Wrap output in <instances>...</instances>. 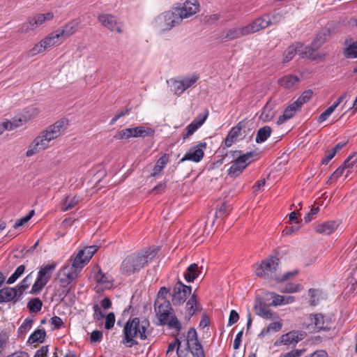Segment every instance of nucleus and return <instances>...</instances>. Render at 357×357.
<instances>
[{
	"instance_id": "45",
	"label": "nucleus",
	"mask_w": 357,
	"mask_h": 357,
	"mask_svg": "<svg viewBox=\"0 0 357 357\" xmlns=\"http://www.w3.org/2000/svg\"><path fill=\"white\" fill-rule=\"evenodd\" d=\"M231 208L227 202H222L221 206L215 211V218H221L227 215L231 211Z\"/></svg>"
},
{
	"instance_id": "26",
	"label": "nucleus",
	"mask_w": 357,
	"mask_h": 357,
	"mask_svg": "<svg viewBox=\"0 0 357 357\" xmlns=\"http://www.w3.org/2000/svg\"><path fill=\"white\" fill-rule=\"evenodd\" d=\"M84 251H79L77 255L73 258L71 257L70 261H72L70 268L73 271H76L77 273H79L83 267L87 264L83 257Z\"/></svg>"
},
{
	"instance_id": "49",
	"label": "nucleus",
	"mask_w": 357,
	"mask_h": 357,
	"mask_svg": "<svg viewBox=\"0 0 357 357\" xmlns=\"http://www.w3.org/2000/svg\"><path fill=\"white\" fill-rule=\"evenodd\" d=\"M95 280L98 283L105 284L106 287H108V284H111L108 276L104 274L100 269L96 273Z\"/></svg>"
},
{
	"instance_id": "34",
	"label": "nucleus",
	"mask_w": 357,
	"mask_h": 357,
	"mask_svg": "<svg viewBox=\"0 0 357 357\" xmlns=\"http://www.w3.org/2000/svg\"><path fill=\"white\" fill-rule=\"evenodd\" d=\"M33 278V271L29 273L16 287L19 296H21L25 290H26Z\"/></svg>"
},
{
	"instance_id": "3",
	"label": "nucleus",
	"mask_w": 357,
	"mask_h": 357,
	"mask_svg": "<svg viewBox=\"0 0 357 357\" xmlns=\"http://www.w3.org/2000/svg\"><path fill=\"white\" fill-rule=\"evenodd\" d=\"M67 126L68 120L62 119L49 126L30 144L26 152V156L31 157L40 151L46 149L49 146L50 142L60 136L61 132L66 129Z\"/></svg>"
},
{
	"instance_id": "1",
	"label": "nucleus",
	"mask_w": 357,
	"mask_h": 357,
	"mask_svg": "<svg viewBox=\"0 0 357 357\" xmlns=\"http://www.w3.org/2000/svg\"><path fill=\"white\" fill-rule=\"evenodd\" d=\"M191 295L192 287L184 284L179 278L172 289L165 286L161 287L154 302V310L160 325H167L169 328L180 331L182 325L175 315L172 305H182Z\"/></svg>"
},
{
	"instance_id": "27",
	"label": "nucleus",
	"mask_w": 357,
	"mask_h": 357,
	"mask_svg": "<svg viewBox=\"0 0 357 357\" xmlns=\"http://www.w3.org/2000/svg\"><path fill=\"white\" fill-rule=\"evenodd\" d=\"M62 40H63L61 39L59 33L57 32V31H55L51 33L45 38L42 40L41 43L45 49L46 50L48 47L60 44L62 42Z\"/></svg>"
},
{
	"instance_id": "32",
	"label": "nucleus",
	"mask_w": 357,
	"mask_h": 357,
	"mask_svg": "<svg viewBox=\"0 0 357 357\" xmlns=\"http://www.w3.org/2000/svg\"><path fill=\"white\" fill-rule=\"evenodd\" d=\"M275 114V112L273 110V106L269 102H267L262 108L259 119L263 122H268L273 119Z\"/></svg>"
},
{
	"instance_id": "46",
	"label": "nucleus",
	"mask_w": 357,
	"mask_h": 357,
	"mask_svg": "<svg viewBox=\"0 0 357 357\" xmlns=\"http://www.w3.org/2000/svg\"><path fill=\"white\" fill-rule=\"evenodd\" d=\"M342 165L344 169H352L354 166L357 165V153H353L349 155Z\"/></svg>"
},
{
	"instance_id": "55",
	"label": "nucleus",
	"mask_w": 357,
	"mask_h": 357,
	"mask_svg": "<svg viewBox=\"0 0 357 357\" xmlns=\"http://www.w3.org/2000/svg\"><path fill=\"white\" fill-rule=\"evenodd\" d=\"M77 204L78 200L75 197H73L68 201V197H67L66 198V200L63 204L61 209L63 211H67L68 210L73 208Z\"/></svg>"
},
{
	"instance_id": "64",
	"label": "nucleus",
	"mask_w": 357,
	"mask_h": 357,
	"mask_svg": "<svg viewBox=\"0 0 357 357\" xmlns=\"http://www.w3.org/2000/svg\"><path fill=\"white\" fill-rule=\"evenodd\" d=\"M12 123L13 126V128H16L22 126L24 123L27 122L26 117H24V114L18 116H15L12 119Z\"/></svg>"
},
{
	"instance_id": "51",
	"label": "nucleus",
	"mask_w": 357,
	"mask_h": 357,
	"mask_svg": "<svg viewBox=\"0 0 357 357\" xmlns=\"http://www.w3.org/2000/svg\"><path fill=\"white\" fill-rule=\"evenodd\" d=\"M187 342L186 344L188 345H191L194 342H199L198 340V335L196 330L194 328H190L187 333L186 337Z\"/></svg>"
},
{
	"instance_id": "21",
	"label": "nucleus",
	"mask_w": 357,
	"mask_h": 357,
	"mask_svg": "<svg viewBox=\"0 0 357 357\" xmlns=\"http://www.w3.org/2000/svg\"><path fill=\"white\" fill-rule=\"evenodd\" d=\"M208 117V112L202 116H199L198 118L194 119L189 125L187 126L185 130L186 133L183 136V139H185L192 135L203 123Z\"/></svg>"
},
{
	"instance_id": "11",
	"label": "nucleus",
	"mask_w": 357,
	"mask_h": 357,
	"mask_svg": "<svg viewBox=\"0 0 357 357\" xmlns=\"http://www.w3.org/2000/svg\"><path fill=\"white\" fill-rule=\"evenodd\" d=\"M54 17V13L52 12H48L47 13H38L28 18L26 23L23 24L22 26V32H28L31 30H34L39 26L43 24L47 21H50Z\"/></svg>"
},
{
	"instance_id": "53",
	"label": "nucleus",
	"mask_w": 357,
	"mask_h": 357,
	"mask_svg": "<svg viewBox=\"0 0 357 357\" xmlns=\"http://www.w3.org/2000/svg\"><path fill=\"white\" fill-rule=\"evenodd\" d=\"M326 40V36L325 33L319 32L317 33L316 38L312 42V46L315 48H319Z\"/></svg>"
},
{
	"instance_id": "5",
	"label": "nucleus",
	"mask_w": 357,
	"mask_h": 357,
	"mask_svg": "<svg viewBox=\"0 0 357 357\" xmlns=\"http://www.w3.org/2000/svg\"><path fill=\"white\" fill-rule=\"evenodd\" d=\"M146 264V260L140 253L128 255L121 264V273L130 275L138 272Z\"/></svg>"
},
{
	"instance_id": "62",
	"label": "nucleus",
	"mask_w": 357,
	"mask_h": 357,
	"mask_svg": "<svg viewBox=\"0 0 357 357\" xmlns=\"http://www.w3.org/2000/svg\"><path fill=\"white\" fill-rule=\"evenodd\" d=\"M335 109L331 105L328 107L324 112H322L318 117V122L321 123L326 121L328 116L334 112Z\"/></svg>"
},
{
	"instance_id": "35",
	"label": "nucleus",
	"mask_w": 357,
	"mask_h": 357,
	"mask_svg": "<svg viewBox=\"0 0 357 357\" xmlns=\"http://www.w3.org/2000/svg\"><path fill=\"white\" fill-rule=\"evenodd\" d=\"M171 82V91L176 96H181L185 89H183V82L181 77L172 78Z\"/></svg>"
},
{
	"instance_id": "8",
	"label": "nucleus",
	"mask_w": 357,
	"mask_h": 357,
	"mask_svg": "<svg viewBox=\"0 0 357 357\" xmlns=\"http://www.w3.org/2000/svg\"><path fill=\"white\" fill-rule=\"evenodd\" d=\"M154 135V130L149 127L137 126L119 130L114 138L116 139H128L131 137H151Z\"/></svg>"
},
{
	"instance_id": "57",
	"label": "nucleus",
	"mask_w": 357,
	"mask_h": 357,
	"mask_svg": "<svg viewBox=\"0 0 357 357\" xmlns=\"http://www.w3.org/2000/svg\"><path fill=\"white\" fill-rule=\"evenodd\" d=\"M299 109L298 107H296V105H294V102L287 107L283 112V114L288 116V119H290L292 118L295 114L296 112Z\"/></svg>"
},
{
	"instance_id": "31",
	"label": "nucleus",
	"mask_w": 357,
	"mask_h": 357,
	"mask_svg": "<svg viewBox=\"0 0 357 357\" xmlns=\"http://www.w3.org/2000/svg\"><path fill=\"white\" fill-rule=\"evenodd\" d=\"M46 337V332L43 328H38L33 331L29 336L27 343L31 344L33 343H43Z\"/></svg>"
},
{
	"instance_id": "59",
	"label": "nucleus",
	"mask_w": 357,
	"mask_h": 357,
	"mask_svg": "<svg viewBox=\"0 0 357 357\" xmlns=\"http://www.w3.org/2000/svg\"><path fill=\"white\" fill-rule=\"evenodd\" d=\"M115 324V315L113 312H109L105 317V328L107 330L113 328Z\"/></svg>"
},
{
	"instance_id": "54",
	"label": "nucleus",
	"mask_w": 357,
	"mask_h": 357,
	"mask_svg": "<svg viewBox=\"0 0 357 357\" xmlns=\"http://www.w3.org/2000/svg\"><path fill=\"white\" fill-rule=\"evenodd\" d=\"M39 110L36 107H30L25 109L24 116L26 117V121H29L38 116Z\"/></svg>"
},
{
	"instance_id": "18",
	"label": "nucleus",
	"mask_w": 357,
	"mask_h": 357,
	"mask_svg": "<svg viewBox=\"0 0 357 357\" xmlns=\"http://www.w3.org/2000/svg\"><path fill=\"white\" fill-rule=\"evenodd\" d=\"M269 26H271V22L269 20H266V17L263 15L255 19L248 25L244 26V31H246L247 35H248L259 31L260 30L264 29Z\"/></svg>"
},
{
	"instance_id": "40",
	"label": "nucleus",
	"mask_w": 357,
	"mask_h": 357,
	"mask_svg": "<svg viewBox=\"0 0 357 357\" xmlns=\"http://www.w3.org/2000/svg\"><path fill=\"white\" fill-rule=\"evenodd\" d=\"M313 94V92L312 90H306L300 96L299 98L295 101L294 105H296V107H298L299 108L301 107V106L309 101L310 98H312Z\"/></svg>"
},
{
	"instance_id": "12",
	"label": "nucleus",
	"mask_w": 357,
	"mask_h": 357,
	"mask_svg": "<svg viewBox=\"0 0 357 357\" xmlns=\"http://www.w3.org/2000/svg\"><path fill=\"white\" fill-rule=\"evenodd\" d=\"M309 319L317 331H328L332 328V320L321 313L310 314Z\"/></svg>"
},
{
	"instance_id": "2",
	"label": "nucleus",
	"mask_w": 357,
	"mask_h": 357,
	"mask_svg": "<svg viewBox=\"0 0 357 357\" xmlns=\"http://www.w3.org/2000/svg\"><path fill=\"white\" fill-rule=\"evenodd\" d=\"M149 326L150 322L146 318L130 317L123 326L121 343L130 348L138 344L135 338L146 340L151 334Z\"/></svg>"
},
{
	"instance_id": "38",
	"label": "nucleus",
	"mask_w": 357,
	"mask_h": 357,
	"mask_svg": "<svg viewBox=\"0 0 357 357\" xmlns=\"http://www.w3.org/2000/svg\"><path fill=\"white\" fill-rule=\"evenodd\" d=\"M43 302L39 298L31 299L27 303V307L32 313H37L41 310Z\"/></svg>"
},
{
	"instance_id": "25",
	"label": "nucleus",
	"mask_w": 357,
	"mask_h": 357,
	"mask_svg": "<svg viewBox=\"0 0 357 357\" xmlns=\"http://www.w3.org/2000/svg\"><path fill=\"white\" fill-rule=\"evenodd\" d=\"M19 296L16 288L5 287L0 290V303L13 301Z\"/></svg>"
},
{
	"instance_id": "28",
	"label": "nucleus",
	"mask_w": 357,
	"mask_h": 357,
	"mask_svg": "<svg viewBox=\"0 0 357 357\" xmlns=\"http://www.w3.org/2000/svg\"><path fill=\"white\" fill-rule=\"evenodd\" d=\"M201 271L199 270L198 265L195 263L190 264L185 271L183 275L187 282H192L198 278Z\"/></svg>"
},
{
	"instance_id": "58",
	"label": "nucleus",
	"mask_w": 357,
	"mask_h": 357,
	"mask_svg": "<svg viewBox=\"0 0 357 357\" xmlns=\"http://www.w3.org/2000/svg\"><path fill=\"white\" fill-rule=\"evenodd\" d=\"M44 50H45V49L40 41L27 52V56L31 57L43 52Z\"/></svg>"
},
{
	"instance_id": "61",
	"label": "nucleus",
	"mask_w": 357,
	"mask_h": 357,
	"mask_svg": "<svg viewBox=\"0 0 357 357\" xmlns=\"http://www.w3.org/2000/svg\"><path fill=\"white\" fill-rule=\"evenodd\" d=\"M297 273H298L297 271H289V272H287L284 274H283L281 277L275 276V280L278 283H280V282H284L285 280H287L289 278L295 276Z\"/></svg>"
},
{
	"instance_id": "41",
	"label": "nucleus",
	"mask_w": 357,
	"mask_h": 357,
	"mask_svg": "<svg viewBox=\"0 0 357 357\" xmlns=\"http://www.w3.org/2000/svg\"><path fill=\"white\" fill-rule=\"evenodd\" d=\"M264 294L265 296H270L271 298L273 299L272 302L269 303V305L278 306L284 305V296L271 291H267Z\"/></svg>"
},
{
	"instance_id": "33",
	"label": "nucleus",
	"mask_w": 357,
	"mask_h": 357,
	"mask_svg": "<svg viewBox=\"0 0 357 357\" xmlns=\"http://www.w3.org/2000/svg\"><path fill=\"white\" fill-rule=\"evenodd\" d=\"M272 129L268 126H265L262 128H260L257 132L255 138V142L257 144H261L264 142L271 135Z\"/></svg>"
},
{
	"instance_id": "60",
	"label": "nucleus",
	"mask_w": 357,
	"mask_h": 357,
	"mask_svg": "<svg viewBox=\"0 0 357 357\" xmlns=\"http://www.w3.org/2000/svg\"><path fill=\"white\" fill-rule=\"evenodd\" d=\"M159 250L158 248H153V249H149L147 251L145 252L144 254H141V256H143L146 260V264L151 261L157 255L158 252Z\"/></svg>"
},
{
	"instance_id": "24",
	"label": "nucleus",
	"mask_w": 357,
	"mask_h": 357,
	"mask_svg": "<svg viewBox=\"0 0 357 357\" xmlns=\"http://www.w3.org/2000/svg\"><path fill=\"white\" fill-rule=\"evenodd\" d=\"M79 24V22L77 20H72L67 23L62 29L56 30L59 33L62 40H64L67 37L73 35L77 30V28Z\"/></svg>"
},
{
	"instance_id": "50",
	"label": "nucleus",
	"mask_w": 357,
	"mask_h": 357,
	"mask_svg": "<svg viewBox=\"0 0 357 357\" xmlns=\"http://www.w3.org/2000/svg\"><path fill=\"white\" fill-rule=\"evenodd\" d=\"M266 20L271 22V25L280 22L283 19V14L280 12H274L271 15L266 14Z\"/></svg>"
},
{
	"instance_id": "16",
	"label": "nucleus",
	"mask_w": 357,
	"mask_h": 357,
	"mask_svg": "<svg viewBox=\"0 0 357 357\" xmlns=\"http://www.w3.org/2000/svg\"><path fill=\"white\" fill-rule=\"evenodd\" d=\"M98 21L105 28L112 31L121 33L122 30L116 17L111 14H100L98 17Z\"/></svg>"
},
{
	"instance_id": "13",
	"label": "nucleus",
	"mask_w": 357,
	"mask_h": 357,
	"mask_svg": "<svg viewBox=\"0 0 357 357\" xmlns=\"http://www.w3.org/2000/svg\"><path fill=\"white\" fill-rule=\"evenodd\" d=\"M206 148V142H199L196 146L192 147L189 152L184 155V156L180 160L179 163L185 160H190L195 162H200L204 155L203 149Z\"/></svg>"
},
{
	"instance_id": "20",
	"label": "nucleus",
	"mask_w": 357,
	"mask_h": 357,
	"mask_svg": "<svg viewBox=\"0 0 357 357\" xmlns=\"http://www.w3.org/2000/svg\"><path fill=\"white\" fill-rule=\"evenodd\" d=\"M300 82V79L298 76L288 74L280 78L278 81V84L287 90H295Z\"/></svg>"
},
{
	"instance_id": "39",
	"label": "nucleus",
	"mask_w": 357,
	"mask_h": 357,
	"mask_svg": "<svg viewBox=\"0 0 357 357\" xmlns=\"http://www.w3.org/2000/svg\"><path fill=\"white\" fill-rule=\"evenodd\" d=\"M190 351L193 357H205V353L200 342H194L190 345Z\"/></svg>"
},
{
	"instance_id": "23",
	"label": "nucleus",
	"mask_w": 357,
	"mask_h": 357,
	"mask_svg": "<svg viewBox=\"0 0 357 357\" xmlns=\"http://www.w3.org/2000/svg\"><path fill=\"white\" fill-rule=\"evenodd\" d=\"M338 225H339L336 221H326L322 224L317 225L315 231L319 234L330 235L337 229Z\"/></svg>"
},
{
	"instance_id": "6",
	"label": "nucleus",
	"mask_w": 357,
	"mask_h": 357,
	"mask_svg": "<svg viewBox=\"0 0 357 357\" xmlns=\"http://www.w3.org/2000/svg\"><path fill=\"white\" fill-rule=\"evenodd\" d=\"M279 259L271 257L261 261V263L255 270L257 277L264 279L273 278L275 280V271L278 266Z\"/></svg>"
},
{
	"instance_id": "52",
	"label": "nucleus",
	"mask_w": 357,
	"mask_h": 357,
	"mask_svg": "<svg viewBox=\"0 0 357 357\" xmlns=\"http://www.w3.org/2000/svg\"><path fill=\"white\" fill-rule=\"evenodd\" d=\"M301 289V286L298 284H294L291 282H288L286 285L281 289L282 293H296L299 291Z\"/></svg>"
},
{
	"instance_id": "48",
	"label": "nucleus",
	"mask_w": 357,
	"mask_h": 357,
	"mask_svg": "<svg viewBox=\"0 0 357 357\" xmlns=\"http://www.w3.org/2000/svg\"><path fill=\"white\" fill-rule=\"evenodd\" d=\"M308 295L310 297V303L312 306H315L319 303L321 291L318 289H310Z\"/></svg>"
},
{
	"instance_id": "22",
	"label": "nucleus",
	"mask_w": 357,
	"mask_h": 357,
	"mask_svg": "<svg viewBox=\"0 0 357 357\" xmlns=\"http://www.w3.org/2000/svg\"><path fill=\"white\" fill-rule=\"evenodd\" d=\"M303 43L301 42H296L292 45H289L283 54V63H287L290 61L296 54L300 55L301 51L300 48H302Z\"/></svg>"
},
{
	"instance_id": "10",
	"label": "nucleus",
	"mask_w": 357,
	"mask_h": 357,
	"mask_svg": "<svg viewBox=\"0 0 357 357\" xmlns=\"http://www.w3.org/2000/svg\"><path fill=\"white\" fill-rule=\"evenodd\" d=\"M255 155H257V153L255 151H250L240 155L231 165L228 170V175L232 178H236L240 175L251 162L252 160V158Z\"/></svg>"
},
{
	"instance_id": "30",
	"label": "nucleus",
	"mask_w": 357,
	"mask_h": 357,
	"mask_svg": "<svg viewBox=\"0 0 357 357\" xmlns=\"http://www.w3.org/2000/svg\"><path fill=\"white\" fill-rule=\"evenodd\" d=\"M245 27L242 28H233L229 29L225 36H223V39L227 40H233L237 38H239L243 36H246L247 33L244 31Z\"/></svg>"
},
{
	"instance_id": "17",
	"label": "nucleus",
	"mask_w": 357,
	"mask_h": 357,
	"mask_svg": "<svg viewBox=\"0 0 357 357\" xmlns=\"http://www.w3.org/2000/svg\"><path fill=\"white\" fill-rule=\"evenodd\" d=\"M183 19L196 14L199 9L198 0H186L182 7H176Z\"/></svg>"
},
{
	"instance_id": "43",
	"label": "nucleus",
	"mask_w": 357,
	"mask_h": 357,
	"mask_svg": "<svg viewBox=\"0 0 357 357\" xmlns=\"http://www.w3.org/2000/svg\"><path fill=\"white\" fill-rule=\"evenodd\" d=\"M25 266L24 265H20L19 266L15 272L8 278V279L6 281V283L8 284H13L17 281L18 278H20L23 273L25 271Z\"/></svg>"
},
{
	"instance_id": "56",
	"label": "nucleus",
	"mask_w": 357,
	"mask_h": 357,
	"mask_svg": "<svg viewBox=\"0 0 357 357\" xmlns=\"http://www.w3.org/2000/svg\"><path fill=\"white\" fill-rule=\"evenodd\" d=\"M51 325L53 326V330H59L64 326L62 319L58 316H54L50 319Z\"/></svg>"
},
{
	"instance_id": "14",
	"label": "nucleus",
	"mask_w": 357,
	"mask_h": 357,
	"mask_svg": "<svg viewBox=\"0 0 357 357\" xmlns=\"http://www.w3.org/2000/svg\"><path fill=\"white\" fill-rule=\"evenodd\" d=\"M185 319L190 321L191 317H193L197 312L202 310V306L198 301L197 294H192L189 299L185 301Z\"/></svg>"
},
{
	"instance_id": "37",
	"label": "nucleus",
	"mask_w": 357,
	"mask_h": 357,
	"mask_svg": "<svg viewBox=\"0 0 357 357\" xmlns=\"http://www.w3.org/2000/svg\"><path fill=\"white\" fill-rule=\"evenodd\" d=\"M182 82H183L184 88L183 89H188L190 87H194L196 85V83L199 79V74L195 73L190 76H187L184 77H181Z\"/></svg>"
},
{
	"instance_id": "42",
	"label": "nucleus",
	"mask_w": 357,
	"mask_h": 357,
	"mask_svg": "<svg viewBox=\"0 0 357 357\" xmlns=\"http://www.w3.org/2000/svg\"><path fill=\"white\" fill-rule=\"evenodd\" d=\"M33 320L31 318H26L24 320L22 325L18 328L17 333L18 336H24L26 335L27 331L31 329Z\"/></svg>"
},
{
	"instance_id": "4",
	"label": "nucleus",
	"mask_w": 357,
	"mask_h": 357,
	"mask_svg": "<svg viewBox=\"0 0 357 357\" xmlns=\"http://www.w3.org/2000/svg\"><path fill=\"white\" fill-rule=\"evenodd\" d=\"M57 266L56 262H52L47 265L41 266L37 273L36 280L32 285L29 294L37 295L40 294L45 285L51 280L52 275Z\"/></svg>"
},
{
	"instance_id": "47",
	"label": "nucleus",
	"mask_w": 357,
	"mask_h": 357,
	"mask_svg": "<svg viewBox=\"0 0 357 357\" xmlns=\"http://www.w3.org/2000/svg\"><path fill=\"white\" fill-rule=\"evenodd\" d=\"M98 247L96 245H91L85 248L84 250H80L79 251H84L83 257L85 261L88 263L89 260L92 258L93 255L98 250Z\"/></svg>"
},
{
	"instance_id": "7",
	"label": "nucleus",
	"mask_w": 357,
	"mask_h": 357,
	"mask_svg": "<svg viewBox=\"0 0 357 357\" xmlns=\"http://www.w3.org/2000/svg\"><path fill=\"white\" fill-rule=\"evenodd\" d=\"M78 275L79 273L76 271L70 268V265H65L58 271L56 280L61 287L63 288V294L65 296L70 293V284L77 278Z\"/></svg>"
},
{
	"instance_id": "63",
	"label": "nucleus",
	"mask_w": 357,
	"mask_h": 357,
	"mask_svg": "<svg viewBox=\"0 0 357 357\" xmlns=\"http://www.w3.org/2000/svg\"><path fill=\"white\" fill-rule=\"evenodd\" d=\"M190 346L188 344H185L184 348H182L181 344L178 345V348L176 349V354L178 357H187L188 353L190 351Z\"/></svg>"
},
{
	"instance_id": "9",
	"label": "nucleus",
	"mask_w": 357,
	"mask_h": 357,
	"mask_svg": "<svg viewBox=\"0 0 357 357\" xmlns=\"http://www.w3.org/2000/svg\"><path fill=\"white\" fill-rule=\"evenodd\" d=\"M183 20V17L176 7L173 8L172 10L165 12L158 17L160 23L164 22V24L161 25L163 31L172 29L173 27L180 24Z\"/></svg>"
},
{
	"instance_id": "44",
	"label": "nucleus",
	"mask_w": 357,
	"mask_h": 357,
	"mask_svg": "<svg viewBox=\"0 0 357 357\" xmlns=\"http://www.w3.org/2000/svg\"><path fill=\"white\" fill-rule=\"evenodd\" d=\"M344 55L346 58H357V40L344 50Z\"/></svg>"
},
{
	"instance_id": "15",
	"label": "nucleus",
	"mask_w": 357,
	"mask_h": 357,
	"mask_svg": "<svg viewBox=\"0 0 357 357\" xmlns=\"http://www.w3.org/2000/svg\"><path fill=\"white\" fill-rule=\"evenodd\" d=\"M269 306V304L266 303L261 298L256 297L254 310L257 315L266 319H273L274 314L268 309Z\"/></svg>"
},
{
	"instance_id": "19",
	"label": "nucleus",
	"mask_w": 357,
	"mask_h": 357,
	"mask_svg": "<svg viewBox=\"0 0 357 357\" xmlns=\"http://www.w3.org/2000/svg\"><path fill=\"white\" fill-rule=\"evenodd\" d=\"M305 333L301 331H291L280 337V343L284 345L296 344L304 339Z\"/></svg>"
},
{
	"instance_id": "29",
	"label": "nucleus",
	"mask_w": 357,
	"mask_h": 357,
	"mask_svg": "<svg viewBox=\"0 0 357 357\" xmlns=\"http://www.w3.org/2000/svg\"><path fill=\"white\" fill-rule=\"evenodd\" d=\"M169 162V155L167 153L163 154L156 162L155 165L153 167V172L151 173V176L156 177L159 175L163 169L165 167L166 165Z\"/></svg>"
},
{
	"instance_id": "36",
	"label": "nucleus",
	"mask_w": 357,
	"mask_h": 357,
	"mask_svg": "<svg viewBox=\"0 0 357 357\" xmlns=\"http://www.w3.org/2000/svg\"><path fill=\"white\" fill-rule=\"evenodd\" d=\"M301 50L300 52V55L302 57L309 58L312 60H315L317 59V56L315 54L316 51L318 48H315L314 46H312V43L310 46H305L303 43L302 48H300Z\"/></svg>"
}]
</instances>
